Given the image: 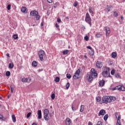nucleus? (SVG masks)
<instances>
[{
  "mask_svg": "<svg viewBox=\"0 0 125 125\" xmlns=\"http://www.w3.org/2000/svg\"><path fill=\"white\" fill-rule=\"evenodd\" d=\"M11 8V5L8 4L7 5V9H8V10H10Z\"/></svg>",
  "mask_w": 125,
  "mask_h": 125,
  "instance_id": "43",
  "label": "nucleus"
},
{
  "mask_svg": "<svg viewBox=\"0 0 125 125\" xmlns=\"http://www.w3.org/2000/svg\"><path fill=\"white\" fill-rule=\"evenodd\" d=\"M104 30L105 32V36H106V37H108V36H109V35H110L111 33L110 28H109V27L108 26H105L104 27Z\"/></svg>",
  "mask_w": 125,
  "mask_h": 125,
  "instance_id": "9",
  "label": "nucleus"
},
{
  "mask_svg": "<svg viewBox=\"0 0 125 125\" xmlns=\"http://www.w3.org/2000/svg\"><path fill=\"white\" fill-rule=\"evenodd\" d=\"M85 21L86 23L90 24V27H91V18H90V16L88 13L86 14V16L85 18Z\"/></svg>",
  "mask_w": 125,
  "mask_h": 125,
  "instance_id": "5",
  "label": "nucleus"
},
{
  "mask_svg": "<svg viewBox=\"0 0 125 125\" xmlns=\"http://www.w3.org/2000/svg\"><path fill=\"white\" fill-rule=\"evenodd\" d=\"M96 101L97 102H102V101H101V98L100 97H97L96 98Z\"/></svg>",
  "mask_w": 125,
  "mask_h": 125,
  "instance_id": "27",
  "label": "nucleus"
},
{
  "mask_svg": "<svg viewBox=\"0 0 125 125\" xmlns=\"http://www.w3.org/2000/svg\"><path fill=\"white\" fill-rule=\"evenodd\" d=\"M96 37L97 38H101V37H102V34H101L99 33H98L96 34Z\"/></svg>",
  "mask_w": 125,
  "mask_h": 125,
  "instance_id": "30",
  "label": "nucleus"
},
{
  "mask_svg": "<svg viewBox=\"0 0 125 125\" xmlns=\"http://www.w3.org/2000/svg\"><path fill=\"white\" fill-rule=\"evenodd\" d=\"M32 65L33 66V67H37V66H38V62H37V61H34L32 62Z\"/></svg>",
  "mask_w": 125,
  "mask_h": 125,
  "instance_id": "20",
  "label": "nucleus"
},
{
  "mask_svg": "<svg viewBox=\"0 0 125 125\" xmlns=\"http://www.w3.org/2000/svg\"><path fill=\"white\" fill-rule=\"evenodd\" d=\"M66 78L67 79H71V78H72V76H71L70 74H66Z\"/></svg>",
  "mask_w": 125,
  "mask_h": 125,
  "instance_id": "38",
  "label": "nucleus"
},
{
  "mask_svg": "<svg viewBox=\"0 0 125 125\" xmlns=\"http://www.w3.org/2000/svg\"><path fill=\"white\" fill-rule=\"evenodd\" d=\"M6 56H7V57H9V53H7V54H6Z\"/></svg>",
  "mask_w": 125,
  "mask_h": 125,
  "instance_id": "56",
  "label": "nucleus"
},
{
  "mask_svg": "<svg viewBox=\"0 0 125 125\" xmlns=\"http://www.w3.org/2000/svg\"><path fill=\"white\" fill-rule=\"evenodd\" d=\"M41 26H43V22H42L41 23Z\"/></svg>",
  "mask_w": 125,
  "mask_h": 125,
  "instance_id": "57",
  "label": "nucleus"
},
{
  "mask_svg": "<svg viewBox=\"0 0 125 125\" xmlns=\"http://www.w3.org/2000/svg\"><path fill=\"white\" fill-rule=\"evenodd\" d=\"M72 111H76V108L74 107V104H72Z\"/></svg>",
  "mask_w": 125,
  "mask_h": 125,
  "instance_id": "47",
  "label": "nucleus"
},
{
  "mask_svg": "<svg viewBox=\"0 0 125 125\" xmlns=\"http://www.w3.org/2000/svg\"><path fill=\"white\" fill-rule=\"evenodd\" d=\"M81 73V70L80 69H78L73 75V79L74 80H77L78 79H80V73Z\"/></svg>",
  "mask_w": 125,
  "mask_h": 125,
  "instance_id": "7",
  "label": "nucleus"
},
{
  "mask_svg": "<svg viewBox=\"0 0 125 125\" xmlns=\"http://www.w3.org/2000/svg\"><path fill=\"white\" fill-rule=\"evenodd\" d=\"M83 111H84V105H81L80 111L81 112V113H83Z\"/></svg>",
  "mask_w": 125,
  "mask_h": 125,
  "instance_id": "21",
  "label": "nucleus"
},
{
  "mask_svg": "<svg viewBox=\"0 0 125 125\" xmlns=\"http://www.w3.org/2000/svg\"><path fill=\"white\" fill-rule=\"evenodd\" d=\"M35 18H36V20H40V18H41V16H40V15L39 14V13H37L36 15H35Z\"/></svg>",
  "mask_w": 125,
  "mask_h": 125,
  "instance_id": "19",
  "label": "nucleus"
},
{
  "mask_svg": "<svg viewBox=\"0 0 125 125\" xmlns=\"http://www.w3.org/2000/svg\"><path fill=\"white\" fill-rule=\"evenodd\" d=\"M47 1L49 3H52V0H47Z\"/></svg>",
  "mask_w": 125,
  "mask_h": 125,
  "instance_id": "51",
  "label": "nucleus"
},
{
  "mask_svg": "<svg viewBox=\"0 0 125 125\" xmlns=\"http://www.w3.org/2000/svg\"><path fill=\"white\" fill-rule=\"evenodd\" d=\"M1 106V105L0 104V106Z\"/></svg>",
  "mask_w": 125,
  "mask_h": 125,
  "instance_id": "64",
  "label": "nucleus"
},
{
  "mask_svg": "<svg viewBox=\"0 0 125 125\" xmlns=\"http://www.w3.org/2000/svg\"><path fill=\"white\" fill-rule=\"evenodd\" d=\"M111 75H112V76L115 75V69H112L110 72Z\"/></svg>",
  "mask_w": 125,
  "mask_h": 125,
  "instance_id": "40",
  "label": "nucleus"
},
{
  "mask_svg": "<svg viewBox=\"0 0 125 125\" xmlns=\"http://www.w3.org/2000/svg\"><path fill=\"white\" fill-rule=\"evenodd\" d=\"M12 119L13 123H16V117H15V115H12Z\"/></svg>",
  "mask_w": 125,
  "mask_h": 125,
  "instance_id": "22",
  "label": "nucleus"
},
{
  "mask_svg": "<svg viewBox=\"0 0 125 125\" xmlns=\"http://www.w3.org/2000/svg\"><path fill=\"white\" fill-rule=\"evenodd\" d=\"M84 58H87V56L86 55L84 56Z\"/></svg>",
  "mask_w": 125,
  "mask_h": 125,
  "instance_id": "58",
  "label": "nucleus"
},
{
  "mask_svg": "<svg viewBox=\"0 0 125 125\" xmlns=\"http://www.w3.org/2000/svg\"><path fill=\"white\" fill-rule=\"evenodd\" d=\"M67 19H69V18H67Z\"/></svg>",
  "mask_w": 125,
  "mask_h": 125,
  "instance_id": "61",
  "label": "nucleus"
},
{
  "mask_svg": "<svg viewBox=\"0 0 125 125\" xmlns=\"http://www.w3.org/2000/svg\"><path fill=\"white\" fill-rule=\"evenodd\" d=\"M121 19L122 20V21L124 20V17L121 16Z\"/></svg>",
  "mask_w": 125,
  "mask_h": 125,
  "instance_id": "55",
  "label": "nucleus"
},
{
  "mask_svg": "<svg viewBox=\"0 0 125 125\" xmlns=\"http://www.w3.org/2000/svg\"><path fill=\"white\" fill-rule=\"evenodd\" d=\"M112 89L113 90H116V89H118V90H122V91H125V86H124V85H119L118 86H117L116 87L112 88Z\"/></svg>",
  "mask_w": 125,
  "mask_h": 125,
  "instance_id": "6",
  "label": "nucleus"
},
{
  "mask_svg": "<svg viewBox=\"0 0 125 125\" xmlns=\"http://www.w3.org/2000/svg\"><path fill=\"white\" fill-rule=\"evenodd\" d=\"M97 125H102V122L101 121H98Z\"/></svg>",
  "mask_w": 125,
  "mask_h": 125,
  "instance_id": "48",
  "label": "nucleus"
},
{
  "mask_svg": "<svg viewBox=\"0 0 125 125\" xmlns=\"http://www.w3.org/2000/svg\"><path fill=\"white\" fill-rule=\"evenodd\" d=\"M13 67H14V65L13 64V63H10L9 64V68L10 69H12Z\"/></svg>",
  "mask_w": 125,
  "mask_h": 125,
  "instance_id": "29",
  "label": "nucleus"
},
{
  "mask_svg": "<svg viewBox=\"0 0 125 125\" xmlns=\"http://www.w3.org/2000/svg\"><path fill=\"white\" fill-rule=\"evenodd\" d=\"M55 26L56 28H59V25L58 23H56Z\"/></svg>",
  "mask_w": 125,
  "mask_h": 125,
  "instance_id": "52",
  "label": "nucleus"
},
{
  "mask_svg": "<svg viewBox=\"0 0 125 125\" xmlns=\"http://www.w3.org/2000/svg\"><path fill=\"white\" fill-rule=\"evenodd\" d=\"M86 78L89 82L93 81V79L97 78V73H96V71H95L94 68H92L90 72H88Z\"/></svg>",
  "mask_w": 125,
  "mask_h": 125,
  "instance_id": "2",
  "label": "nucleus"
},
{
  "mask_svg": "<svg viewBox=\"0 0 125 125\" xmlns=\"http://www.w3.org/2000/svg\"><path fill=\"white\" fill-rule=\"evenodd\" d=\"M112 8H113V7L111 5L107 6L106 11H107V12H109V11H111V10H112Z\"/></svg>",
  "mask_w": 125,
  "mask_h": 125,
  "instance_id": "18",
  "label": "nucleus"
},
{
  "mask_svg": "<svg viewBox=\"0 0 125 125\" xmlns=\"http://www.w3.org/2000/svg\"><path fill=\"white\" fill-rule=\"evenodd\" d=\"M99 84L100 86H104V84H105V81L104 80H101L99 82Z\"/></svg>",
  "mask_w": 125,
  "mask_h": 125,
  "instance_id": "17",
  "label": "nucleus"
},
{
  "mask_svg": "<svg viewBox=\"0 0 125 125\" xmlns=\"http://www.w3.org/2000/svg\"><path fill=\"white\" fill-rule=\"evenodd\" d=\"M0 99H2V98H1V97L0 96Z\"/></svg>",
  "mask_w": 125,
  "mask_h": 125,
  "instance_id": "60",
  "label": "nucleus"
},
{
  "mask_svg": "<svg viewBox=\"0 0 125 125\" xmlns=\"http://www.w3.org/2000/svg\"><path fill=\"white\" fill-rule=\"evenodd\" d=\"M31 114H32V113L31 112L28 113L26 116L27 118H30V116H31Z\"/></svg>",
  "mask_w": 125,
  "mask_h": 125,
  "instance_id": "46",
  "label": "nucleus"
},
{
  "mask_svg": "<svg viewBox=\"0 0 125 125\" xmlns=\"http://www.w3.org/2000/svg\"><path fill=\"white\" fill-rule=\"evenodd\" d=\"M88 125H92V123L89 122L88 123Z\"/></svg>",
  "mask_w": 125,
  "mask_h": 125,
  "instance_id": "54",
  "label": "nucleus"
},
{
  "mask_svg": "<svg viewBox=\"0 0 125 125\" xmlns=\"http://www.w3.org/2000/svg\"><path fill=\"white\" fill-rule=\"evenodd\" d=\"M84 40H85V41H86V42H88V36H85L84 37Z\"/></svg>",
  "mask_w": 125,
  "mask_h": 125,
  "instance_id": "42",
  "label": "nucleus"
},
{
  "mask_svg": "<svg viewBox=\"0 0 125 125\" xmlns=\"http://www.w3.org/2000/svg\"><path fill=\"white\" fill-rule=\"evenodd\" d=\"M54 7H55V6H54Z\"/></svg>",
  "mask_w": 125,
  "mask_h": 125,
  "instance_id": "63",
  "label": "nucleus"
},
{
  "mask_svg": "<svg viewBox=\"0 0 125 125\" xmlns=\"http://www.w3.org/2000/svg\"><path fill=\"white\" fill-rule=\"evenodd\" d=\"M3 118V116L0 114V120H2Z\"/></svg>",
  "mask_w": 125,
  "mask_h": 125,
  "instance_id": "53",
  "label": "nucleus"
},
{
  "mask_svg": "<svg viewBox=\"0 0 125 125\" xmlns=\"http://www.w3.org/2000/svg\"><path fill=\"white\" fill-rule=\"evenodd\" d=\"M32 125H37V123H33V124H32Z\"/></svg>",
  "mask_w": 125,
  "mask_h": 125,
  "instance_id": "59",
  "label": "nucleus"
},
{
  "mask_svg": "<svg viewBox=\"0 0 125 125\" xmlns=\"http://www.w3.org/2000/svg\"><path fill=\"white\" fill-rule=\"evenodd\" d=\"M60 81V78H59V77H56L55 79V81L56 83H59V82Z\"/></svg>",
  "mask_w": 125,
  "mask_h": 125,
  "instance_id": "32",
  "label": "nucleus"
},
{
  "mask_svg": "<svg viewBox=\"0 0 125 125\" xmlns=\"http://www.w3.org/2000/svg\"><path fill=\"white\" fill-rule=\"evenodd\" d=\"M102 75L104 78H108L110 76V68L104 67L103 69Z\"/></svg>",
  "mask_w": 125,
  "mask_h": 125,
  "instance_id": "3",
  "label": "nucleus"
},
{
  "mask_svg": "<svg viewBox=\"0 0 125 125\" xmlns=\"http://www.w3.org/2000/svg\"><path fill=\"white\" fill-rule=\"evenodd\" d=\"M57 22H58V23H61V19L58 18L57 19Z\"/></svg>",
  "mask_w": 125,
  "mask_h": 125,
  "instance_id": "50",
  "label": "nucleus"
},
{
  "mask_svg": "<svg viewBox=\"0 0 125 125\" xmlns=\"http://www.w3.org/2000/svg\"><path fill=\"white\" fill-rule=\"evenodd\" d=\"M69 87H70V83H67L66 85V89H68Z\"/></svg>",
  "mask_w": 125,
  "mask_h": 125,
  "instance_id": "35",
  "label": "nucleus"
},
{
  "mask_svg": "<svg viewBox=\"0 0 125 125\" xmlns=\"http://www.w3.org/2000/svg\"><path fill=\"white\" fill-rule=\"evenodd\" d=\"M21 11L23 13H27V12H28V10H27V8H26L25 7H22L21 8Z\"/></svg>",
  "mask_w": 125,
  "mask_h": 125,
  "instance_id": "13",
  "label": "nucleus"
},
{
  "mask_svg": "<svg viewBox=\"0 0 125 125\" xmlns=\"http://www.w3.org/2000/svg\"><path fill=\"white\" fill-rule=\"evenodd\" d=\"M44 118L45 121H48L49 120V117H48V114L44 115Z\"/></svg>",
  "mask_w": 125,
  "mask_h": 125,
  "instance_id": "24",
  "label": "nucleus"
},
{
  "mask_svg": "<svg viewBox=\"0 0 125 125\" xmlns=\"http://www.w3.org/2000/svg\"><path fill=\"white\" fill-rule=\"evenodd\" d=\"M68 50H65L62 52L63 55H66V54H68Z\"/></svg>",
  "mask_w": 125,
  "mask_h": 125,
  "instance_id": "31",
  "label": "nucleus"
},
{
  "mask_svg": "<svg viewBox=\"0 0 125 125\" xmlns=\"http://www.w3.org/2000/svg\"><path fill=\"white\" fill-rule=\"evenodd\" d=\"M74 6H75V7L78 6V2L77 1H75L73 4Z\"/></svg>",
  "mask_w": 125,
  "mask_h": 125,
  "instance_id": "44",
  "label": "nucleus"
},
{
  "mask_svg": "<svg viewBox=\"0 0 125 125\" xmlns=\"http://www.w3.org/2000/svg\"><path fill=\"white\" fill-rule=\"evenodd\" d=\"M37 13H38V11L34 10L30 12V14L31 16H36V15L37 14Z\"/></svg>",
  "mask_w": 125,
  "mask_h": 125,
  "instance_id": "15",
  "label": "nucleus"
},
{
  "mask_svg": "<svg viewBox=\"0 0 125 125\" xmlns=\"http://www.w3.org/2000/svg\"><path fill=\"white\" fill-rule=\"evenodd\" d=\"M106 114V111L104 109H102L100 111L98 116L99 117H100V116H104Z\"/></svg>",
  "mask_w": 125,
  "mask_h": 125,
  "instance_id": "11",
  "label": "nucleus"
},
{
  "mask_svg": "<svg viewBox=\"0 0 125 125\" xmlns=\"http://www.w3.org/2000/svg\"><path fill=\"white\" fill-rule=\"evenodd\" d=\"M11 87V92H13V90H14V86L13 85H11L10 86Z\"/></svg>",
  "mask_w": 125,
  "mask_h": 125,
  "instance_id": "39",
  "label": "nucleus"
},
{
  "mask_svg": "<svg viewBox=\"0 0 125 125\" xmlns=\"http://www.w3.org/2000/svg\"><path fill=\"white\" fill-rule=\"evenodd\" d=\"M116 119H117V122L116 125H122L121 123V115H118V113L115 114Z\"/></svg>",
  "mask_w": 125,
  "mask_h": 125,
  "instance_id": "8",
  "label": "nucleus"
},
{
  "mask_svg": "<svg viewBox=\"0 0 125 125\" xmlns=\"http://www.w3.org/2000/svg\"><path fill=\"white\" fill-rule=\"evenodd\" d=\"M38 115L39 120H41L42 119V110L38 111Z\"/></svg>",
  "mask_w": 125,
  "mask_h": 125,
  "instance_id": "16",
  "label": "nucleus"
},
{
  "mask_svg": "<svg viewBox=\"0 0 125 125\" xmlns=\"http://www.w3.org/2000/svg\"><path fill=\"white\" fill-rule=\"evenodd\" d=\"M116 99L117 98L114 96H104L102 98L100 104H103V103L108 104L111 103V102H114Z\"/></svg>",
  "mask_w": 125,
  "mask_h": 125,
  "instance_id": "1",
  "label": "nucleus"
},
{
  "mask_svg": "<svg viewBox=\"0 0 125 125\" xmlns=\"http://www.w3.org/2000/svg\"><path fill=\"white\" fill-rule=\"evenodd\" d=\"M89 54L91 55V56H92L94 54V52H93V49L90 50L89 51Z\"/></svg>",
  "mask_w": 125,
  "mask_h": 125,
  "instance_id": "26",
  "label": "nucleus"
},
{
  "mask_svg": "<svg viewBox=\"0 0 125 125\" xmlns=\"http://www.w3.org/2000/svg\"><path fill=\"white\" fill-rule=\"evenodd\" d=\"M108 117H109L108 114L105 115L104 117V121H107L108 119Z\"/></svg>",
  "mask_w": 125,
  "mask_h": 125,
  "instance_id": "34",
  "label": "nucleus"
},
{
  "mask_svg": "<svg viewBox=\"0 0 125 125\" xmlns=\"http://www.w3.org/2000/svg\"><path fill=\"white\" fill-rule=\"evenodd\" d=\"M49 113V111H48V109H45L44 110V115H48Z\"/></svg>",
  "mask_w": 125,
  "mask_h": 125,
  "instance_id": "25",
  "label": "nucleus"
},
{
  "mask_svg": "<svg viewBox=\"0 0 125 125\" xmlns=\"http://www.w3.org/2000/svg\"><path fill=\"white\" fill-rule=\"evenodd\" d=\"M22 83H27L28 82V78H23L21 79Z\"/></svg>",
  "mask_w": 125,
  "mask_h": 125,
  "instance_id": "28",
  "label": "nucleus"
},
{
  "mask_svg": "<svg viewBox=\"0 0 125 125\" xmlns=\"http://www.w3.org/2000/svg\"><path fill=\"white\" fill-rule=\"evenodd\" d=\"M10 71H6L5 75L7 76V77H9V76H10Z\"/></svg>",
  "mask_w": 125,
  "mask_h": 125,
  "instance_id": "37",
  "label": "nucleus"
},
{
  "mask_svg": "<svg viewBox=\"0 0 125 125\" xmlns=\"http://www.w3.org/2000/svg\"><path fill=\"white\" fill-rule=\"evenodd\" d=\"M111 56L112 58H116L117 57V53H116L115 52L112 53Z\"/></svg>",
  "mask_w": 125,
  "mask_h": 125,
  "instance_id": "23",
  "label": "nucleus"
},
{
  "mask_svg": "<svg viewBox=\"0 0 125 125\" xmlns=\"http://www.w3.org/2000/svg\"><path fill=\"white\" fill-rule=\"evenodd\" d=\"M65 124L66 125H71L72 124V120L69 118L66 119Z\"/></svg>",
  "mask_w": 125,
  "mask_h": 125,
  "instance_id": "12",
  "label": "nucleus"
},
{
  "mask_svg": "<svg viewBox=\"0 0 125 125\" xmlns=\"http://www.w3.org/2000/svg\"><path fill=\"white\" fill-rule=\"evenodd\" d=\"M115 77L116 78H119L120 79H121V76L120 75V74H119V73L116 74L115 75Z\"/></svg>",
  "mask_w": 125,
  "mask_h": 125,
  "instance_id": "41",
  "label": "nucleus"
},
{
  "mask_svg": "<svg viewBox=\"0 0 125 125\" xmlns=\"http://www.w3.org/2000/svg\"><path fill=\"white\" fill-rule=\"evenodd\" d=\"M86 47L88 49H90V50H92V49H92V48L90 46H87Z\"/></svg>",
  "mask_w": 125,
  "mask_h": 125,
  "instance_id": "49",
  "label": "nucleus"
},
{
  "mask_svg": "<svg viewBox=\"0 0 125 125\" xmlns=\"http://www.w3.org/2000/svg\"><path fill=\"white\" fill-rule=\"evenodd\" d=\"M38 55L41 61H43V57L45 56V52L42 50H40L38 52Z\"/></svg>",
  "mask_w": 125,
  "mask_h": 125,
  "instance_id": "4",
  "label": "nucleus"
},
{
  "mask_svg": "<svg viewBox=\"0 0 125 125\" xmlns=\"http://www.w3.org/2000/svg\"><path fill=\"white\" fill-rule=\"evenodd\" d=\"M96 66L97 68H102L103 64H102V62H101L97 61L96 63Z\"/></svg>",
  "mask_w": 125,
  "mask_h": 125,
  "instance_id": "10",
  "label": "nucleus"
},
{
  "mask_svg": "<svg viewBox=\"0 0 125 125\" xmlns=\"http://www.w3.org/2000/svg\"><path fill=\"white\" fill-rule=\"evenodd\" d=\"M51 98L54 99L55 98V94L53 93L51 95Z\"/></svg>",
  "mask_w": 125,
  "mask_h": 125,
  "instance_id": "45",
  "label": "nucleus"
},
{
  "mask_svg": "<svg viewBox=\"0 0 125 125\" xmlns=\"http://www.w3.org/2000/svg\"><path fill=\"white\" fill-rule=\"evenodd\" d=\"M113 16L114 17H118V13H117V12H113Z\"/></svg>",
  "mask_w": 125,
  "mask_h": 125,
  "instance_id": "36",
  "label": "nucleus"
},
{
  "mask_svg": "<svg viewBox=\"0 0 125 125\" xmlns=\"http://www.w3.org/2000/svg\"><path fill=\"white\" fill-rule=\"evenodd\" d=\"M8 98H9V96H8Z\"/></svg>",
  "mask_w": 125,
  "mask_h": 125,
  "instance_id": "62",
  "label": "nucleus"
},
{
  "mask_svg": "<svg viewBox=\"0 0 125 125\" xmlns=\"http://www.w3.org/2000/svg\"><path fill=\"white\" fill-rule=\"evenodd\" d=\"M13 37L14 40H17V39H18V35H17V34H15L13 36Z\"/></svg>",
  "mask_w": 125,
  "mask_h": 125,
  "instance_id": "33",
  "label": "nucleus"
},
{
  "mask_svg": "<svg viewBox=\"0 0 125 125\" xmlns=\"http://www.w3.org/2000/svg\"><path fill=\"white\" fill-rule=\"evenodd\" d=\"M89 12L91 13V16H93V14H94V9L92 7H90L89 8Z\"/></svg>",
  "mask_w": 125,
  "mask_h": 125,
  "instance_id": "14",
  "label": "nucleus"
}]
</instances>
